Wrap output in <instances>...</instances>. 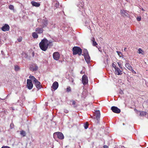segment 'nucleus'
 <instances>
[{
  "label": "nucleus",
  "mask_w": 148,
  "mask_h": 148,
  "mask_svg": "<svg viewBox=\"0 0 148 148\" xmlns=\"http://www.w3.org/2000/svg\"><path fill=\"white\" fill-rule=\"evenodd\" d=\"M52 42H51L49 41L46 38H45L39 43V46L42 51H45L47 50L49 46H53Z\"/></svg>",
  "instance_id": "obj_1"
},
{
  "label": "nucleus",
  "mask_w": 148,
  "mask_h": 148,
  "mask_svg": "<svg viewBox=\"0 0 148 148\" xmlns=\"http://www.w3.org/2000/svg\"><path fill=\"white\" fill-rule=\"evenodd\" d=\"M73 54V55L78 54L80 56L82 53V50L81 49L78 47L75 46L73 47L72 49Z\"/></svg>",
  "instance_id": "obj_2"
},
{
  "label": "nucleus",
  "mask_w": 148,
  "mask_h": 148,
  "mask_svg": "<svg viewBox=\"0 0 148 148\" xmlns=\"http://www.w3.org/2000/svg\"><path fill=\"white\" fill-rule=\"evenodd\" d=\"M29 78L33 81L34 83L37 88L39 89L41 88V85H40V83L34 77L30 75Z\"/></svg>",
  "instance_id": "obj_3"
},
{
  "label": "nucleus",
  "mask_w": 148,
  "mask_h": 148,
  "mask_svg": "<svg viewBox=\"0 0 148 148\" xmlns=\"http://www.w3.org/2000/svg\"><path fill=\"white\" fill-rule=\"evenodd\" d=\"M57 137L60 140L63 139L64 138V136L63 134L60 132H56L53 134L54 138Z\"/></svg>",
  "instance_id": "obj_4"
},
{
  "label": "nucleus",
  "mask_w": 148,
  "mask_h": 148,
  "mask_svg": "<svg viewBox=\"0 0 148 148\" xmlns=\"http://www.w3.org/2000/svg\"><path fill=\"white\" fill-rule=\"evenodd\" d=\"M82 82L84 85H86L88 83V77L86 75H84L83 76L82 78Z\"/></svg>",
  "instance_id": "obj_5"
},
{
  "label": "nucleus",
  "mask_w": 148,
  "mask_h": 148,
  "mask_svg": "<svg viewBox=\"0 0 148 148\" xmlns=\"http://www.w3.org/2000/svg\"><path fill=\"white\" fill-rule=\"evenodd\" d=\"M27 87L29 90L32 89L33 87V84L31 79H27Z\"/></svg>",
  "instance_id": "obj_6"
},
{
  "label": "nucleus",
  "mask_w": 148,
  "mask_h": 148,
  "mask_svg": "<svg viewBox=\"0 0 148 148\" xmlns=\"http://www.w3.org/2000/svg\"><path fill=\"white\" fill-rule=\"evenodd\" d=\"M111 109L114 113L119 114L121 112V110L116 106H113L111 107Z\"/></svg>",
  "instance_id": "obj_7"
},
{
  "label": "nucleus",
  "mask_w": 148,
  "mask_h": 148,
  "mask_svg": "<svg viewBox=\"0 0 148 148\" xmlns=\"http://www.w3.org/2000/svg\"><path fill=\"white\" fill-rule=\"evenodd\" d=\"M128 12L125 10H120L121 16L124 17L127 16L129 15Z\"/></svg>",
  "instance_id": "obj_8"
},
{
  "label": "nucleus",
  "mask_w": 148,
  "mask_h": 148,
  "mask_svg": "<svg viewBox=\"0 0 148 148\" xmlns=\"http://www.w3.org/2000/svg\"><path fill=\"white\" fill-rule=\"evenodd\" d=\"M60 55L59 53L58 52H54L53 54V58L56 60H58L60 58Z\"/></svg>",
  "instance_id": "obj_9"
},
{
  "label": "nucleus",
  "mask_w": 148,
  "mask_h": 148,
  "mask_svg": "<svg viewBox=\"0 0 148 148\" xmlns=\"http://www.w3.org/2000/svg\"><path fill=\"white\" fill-rule=\"evenodd\" d=\"M10 27L7 24H5L1 28V29L4 32L9 31L10 30Z\"/></svg>",
  "instance_id": "obj_10"
},
{
  "label": "nucleus",
  "mask_w": 148,
  "mask_h": 148,
  "mask_svg": "<svg viewBox=\"0 0 148 148\" xmlns=\"http://www.w3.org/2000/svg\"><path fill=\"white\" fill-rule=\"evenodd\" d=\"M115 73L117 75H121L123 74L122 71L118 67L115 69Z\"/></svg>",
  "instance_id": "obj_11"
},
{
  "label": "nucleus",
  "mask_w": 148,
  "mask_h": 148,
  "mask_svg": "<svg viewBox=\"0 0 148 148\" xmlns=\"http://www.w3.org/2000/svg\"><path fill=\"white\" fill-rule=\"evenodd\" d=\"M30 70L33 71H36L38 70V67L36 64H33L30 67Z\"/></svg>",
  "instance_id": "obj_12"
},
{
  "label": "nucleus",
  "mask_w": 148,
  "mask_h": 148,
  "mask_svg": "<svg viewBox=\"0 0 148 148\" xmlns=\"http://www.w3.org/2000/svg\"><path fill=\"white\" fill-rule=\"evenodd\" d=\"M58 83L56 81L54 82L52 84L51 88L54 90H56L58 87Z\"/></svg>",
  "instance_id": "obj_13"
},
{
  "label": "nucleus",
  "mask_w": 148,
  "mask_h": 148,
  "mask_svg": "<svg viewBox=\"0 0 148 148\" xmlns=\"http://www.w3.org/2000/svg\"><path fill=\"white\" fill-rule=\"evenodd\" d=\"M97 120H98L100 119V113L99 110H98L96 111L94 115Z\"/></svg>",
  "instance_id": "obj_14"
},
{
  "label": "nucleus",
  "mask_w": 148,
  "mask_h": 148,
  "mask_svg": "<svg viewBox=\"0 0 148 148\" xmlns=\"http://www.w3.org/2000/svg\"><path fill=\"white\" fill-rule=\"evenodd\" d=\"M85 60L86 62L88 64L90 62V57L89 56V54L84 55Z\"/></svg>",
  "instance_id": "obj_15"
},
{
  "label": "nucleus",
  "mask_w": 148,
  "mask_h": 148,
  "mask_svg": "<svg viewBox=\"0 0 148 148\" xmlns=\"http://www.w3.org/2000/svg\"><path fill=\"white\" fill-rule=\"evenodd\" d=\"M35 31L37 32V33L41 34L43 33V29L42 28H37L35 29Z\"/></svg>",
  "instance_id": "obj_16"
},
{
  "label": "nucleus",
  "mask_w": 148,
  "mask_h": 148,
  "mask_svg": "<svg viewBox=\"0 0 148 148\" xmlns=\"http://www.w3.org/2000/svg\"><path fill=\"white\" fill-rule=\"evenodd\" d=\"M32 4L34 6H35L36 7H39L40 4V3H38L37 2H35L34 1H32L31 2Z\"/></svg>",
  "instance_id": "obj_17"
},
{
  "label": "nucleus",
  "mask_w": 148,
  "mask_h": 148,
  "mask_svg": "<svg viewBox=\"0 0 148 148\" xmlns=\"http://www.w3.org/2000/svg\"><path fill=\"white\" fill-rule=\"evenodd\" d=\"M70 105H73L74 108H76L77 106V105L76 104V102L75 101L72 100H70Z\"/></svg>",
  "instance_id": "obj_18"
},
{
  "label": "nucleus",
  "mask_w": 148,
  "mask_h": 148,
  "mask_svg": "<svg viewBox=\"0 0 148 148\" xmlns=\"http://www.w3.org/2000/svg\"><path fill=\"white\" fill-rule=\"evenodd\" d=\"M92 41V45L94 46H96V47H97L96 46L97 45V43L95 41V38L94 37H92V39L91 40Z\"/></svg>",
  "instance_id": "obj_19"
},
{
  "label": "nucleus",
  "mask_w": 148,
  "mask_h": 148,
  "mask_svg": "<svg viewBox=\"0 0 148 148\" xmlns=\"http://www.w3.org/2000/svg\"><path fill=\"white\" fill-rule=\"evenodd\" d=\"M140 116H145L147 114V113L146 112L144 111H140Z\"/></svg>",
  "instance_id": "obj_20"
},
{
  "label": "nucleus",
  "mask_w": 148,
  "mask_h": 148,
  "mask_svg": "<svg viewBox=\"0 0 148 148\" xmlns=\"http://www.w3.org/2000/svg\"><path fill=\"white\" fill-rule=\"evenodd\" d=\"M125 66L129 70H130L132 68V66H131L130 64L129 63H127L125 64Z\"/></svg>",
  "instance_id": "obj_21"
},
{
  "label": "nucleus",
  "mask_w": 148,
  "mask_h": 148,
  "mask_svg": "<svg viewBox=\"0 0 148 148\" xmlns=\"http://www.w3.org/2000/svg\"><path fill=\"white\" fill-rule=\"evenodd\" d=\"M32 36L34 38H37L38 37V35L37 33L34 32L32 33Z\"/></svg>",
  "instance_id": "obj_22"
},
{
  "label": "nucleus",
  "mask_w": 148,
  "mask_h": 148,
  "mask_svg": "<svg viewBox=\"0 0 148 148\" xmlns=\"http://www.w3.org/2000/svg\"><path fill=\"white\" fill-rule=\"evenodd\" d=\"M20 134L23 137H25L26 135L25 132L23 130H22L20 131Z\"/></svg>",
  "instance_id": "obj_23"
},
{
  "label": "nucleus",
  "mask_w": 148,
  "mask_h": 148,
  "mask_svg": "<svg viewBox=\"0 0 148 148\" xmlns=\"http://www.w3.org/2000/svg\"><path fill=\"white\" fill-rule=\"evenodd\" d=\"M89 124L88 122H86L84 123V127L85 129H87L88 127Z\"/></svg>",
  "instance_id": "obj_24"
},
{
  "label": "nucleus",
  "mask_w": 148,
  "mask_h": 148,
  "mask_svg": "<svg viewBox=\"0 0 148 148\" xmlns=\"http://www.w3.org/2000/svg\"><path fill=\"white\" fill-rule=\"evenodd\" d=\"M138 52L139 54L141 53L143 55L144 54V51L140 48L138 49Z\"/></svg>",
  "instance_id": "obj_25"
},
{
  "label": "nucleus",
  "mask_w": 148,
  "mask_h": 148,
  "mask_svg": "<svg viewBox=\"0 0 148 148\" xmlns=\"http://www.w3.org/2000/svg\"><path fill=\"white\" fill-rule=\"evenodd\" d=\"M116 52L120 57L123 58L124 56L123 55L122 53L121 52L117 51H116Z\"/></svg>",
  "instance_id": "obj_26"
},
{
  "label": "nucleus",
  "mask_w": 148,
  "mask_h": 148,
  "mask_svg": "<svg viewBox=\"0 0 148 148\" xmlns=\"http://www.w3.org/2000/svg\"><path fill=\"white\" fill-rule=\"evenodd\" d=\"M71 89L70 86H68L66 88V91L67 92H71Z\"/></svg>",
  "instance_id": "obj_27"
},
{
  "label": "nucleus",
  "mask_w": 148,
  "mask_h": 148,
  "mask_svg": "<svg viewBox=\"0 0 148 148\" xmlns=\"http://www.w3.org/2000/svg\"><path fill=\"white\" fill-rule=\"evenodd\" d=\"M88 52L87 51V50L86 49H85L84 50V56L88 54Z\"/></svg>",
  "instance_id": "obj_28"
},
{
  "label": "nucleus",
  "mask_w": 148,
  "mask_h": 148,
  "mask_svg": "<svg viewBox=\"0 0 148 148\" xmlns=\"http://www.w3.org/2000/svg\"><path fill=\"white\" fill-rule=\"evenodd\" d=\"M19 69V67L18 66L16 65L15 66V70L16 71H18Z\"/></svg>",
  "instance_id": "obj_29"
},
{
  "label": "nucleus",
  "mask_w": 148,
  "mask_h": 148,
  "mask_svg": "<svg viewBox=\"0 0 148 148\" xmlns=\"http://www.w3.org/2000/svg\"><path fill=\"white\" fill-rule=\"evenodd\" d=\"M9 8L10 10H14V6L13 5H10L9 6Z\"/></svg>",
  "instance_id": "obj_30"
},
{
  "label": "nucleus",
  "mask_w": 148,
  "mask_h": 148,
  "mask_svg": "<svg viewBox=\"0 0 148 148\" xmlns=\"http://www.w3.org/2000/svg\"><path fill=\"white\" fill-rule=\"evenodd\" d=\"M117 64L119 66V67L122 69V66L121 64L119 62H118Z\"/></svg>",
  "instance_id": "obj_31"
},
{
  "label": "nucleus",
  "mask_w": 148,
  "mask_h": 148,
  "mask_svg": "<svg viewBox=\"0 0 148 148\" xmlns=\"http://www.w3.org/2000/svg\"><path fill=\"white\" fill-rule=\"evenodd\" d=\"M22 37H19L18 39H17V40H18V41L20 42H21V41H22Z\"/></svg>",
  "instance_id": "obj_32"
},
{
  "label": "nucleus",
  "mask_w": 148,
  "mask_h": 148,
  "mask_svg": "<svg viewBox=\"0 0 148 148\" xmlns=\"http://www.w3.org/2000/svg\"><path fill=\"white\" fill-rule=\"evenodd\" d=\"M112 67L114 68V69H116L117 67L116 66V65L114 63H113L112 64Z\"/></svg>",
  "instance_id": "obj_33"
},
{
  "label": "nucleus",
  "mask_w": 148,
  "mask_h": 148,
  "mask_svg": "<svg viewBox=\"0 0 148 148\" xmlns=\"http://www.w3.org/2000/svg\"><path fill=\"white\" fill-rule=\"evenodd\" d=\"M130 71H131L133 73H134V74H136V71H134V70L132 69V68L131 69Z\"/></svg>",
  "instance_id": "obj_34"
},
{
  "label": "nucleus",
  "mask_w": 148,
  "mask_h": 148,
  "mask_svg": "<svg viewBox=\"0 0 148 148\" xmlns=\"http://www.w3.org/2000/svg\"><path fill=\"white\" fill-rule=\"evenodd\" d=\"M1 148H10V147L8 146H3Z\"/></svg>",
  "instance_id": "obj_35"
},
{
  "label": "nucleus",
  "mask_w": 148,
  "mask_h": 148,
  "mask_svg": "<svg viewBox=\"0 0 148 148\" xmlns=\"http://www.w3.org/2000/svg\"><path fill=\"white\" fill-rule=\"evenodd\" d=\"M137 20L138 21H140L141 20V17H138L137 18Z\"/></svg>",
  "instance_id": "obj_36"
},
{
  "label": "nucleus",
  "mask_w": 148,
  "mask_h": 148,
  "mask_svg": "<svg viewBox=\"0 0 148 148\" xmlns=\"http://www.w3.org/2000/svg\"><path fill=\"white\" fill-rule=\"evenodd\" d=\"M13 123H11L10 125V127L11 128H12L13 127Z\"/></svg>",
  "instance_id": "obj_37"
},
{
  "label": "nucleus",
  "mask_w": 148,
  "mask_h": 148,
  "mask_svg": "<svg viewBox=\"0 0 148 148\" xmlns=\"http://www.w3.org/2000/svg\"><path fill=\"white\" fill-rule=\"evenodd\" d=\"M64 112L65 113H68V111L67 110H64Z\"/></svg>",
  "instance_id": "obj_38"
},
{
  "label": "nucleus",
  "mask_w": 148,
  "mask_h": 148,
  "mask_svg": "<svg viewBox=\"0 0 148 148\" xmlns=\"http://www.w3.org/2000/svg\"><path fill=\"white\" fill-rule=\"evenodd\" d=\"M103 148H108V146L106 145H104L103 146Z\"/></svg>",
  "instance_id": "obj_39"
},
{
  "label": "nucleus",
  "mask_w": 148,
  "mask_h": 148,
  "mask_svg": "<svg viewBox=\"0 0 148 148\" xmlns=\"http://www.w3.org/2000/svg\"><path fill=\"white\" fill-rule=\"evenodd\" d=\"M134 110L136 111V112H140V111H139V110H137L136 109H134Z\"/></svg>",
  "instance_id": "obj_40"
},
{
  "label": "nucleus",
  "mask_w": 148,
  "mask_h": 148,
  "mask_svg": "<svg viewBox=\"0 0 148 148\" xmlns=\"http://www.w3.org/2000/svg\"><path fill=\"white\" fill-rule=\"evenodd\" d=\"M56 6H57H57H59V3H56Z\"/></svg>",
  "instance_id": "obj_41"
},
{
  "label": "nucleus",
  "mask_w": 148,
  "mask_h": 148,
  "mask_svg": "<svg viewBox=\"0 0 148 148\" xmlns=\"http://www.w3.org/2000/svg\"><path fill=\"white\" fill-rule=\"evenodd\" d=\"M127 48H125L124 49V50L125 51H126V50H127Z\"/></svg>",
  "instance_id": "obj_42"
},
{
  "label": "nucleus",
  "mask_w": 148,
  "mask_h": 148,
  "mask_svg": "<svg viewBox=\"0 0 148 148\" xmlns=\"http://www.w3.org/2000/svg\"><path fill=\"white\" fill-rule=\"evenodd\" d=\"M32 54H33V56H34V52H33L32 53Z\"/></svg>",
  "instance_id": "obj_43"
},
{
  "label": "nucleus",
  "mask_w": 148,
  "mask_h": 148,
  "mask_svg": "<svg viewBox=\"0 0 148 148\" xmlns=\"http://www.w3.org/2000/svg\"><path fill=\"white\" fill-rule=\"evenodd\" d=\"M141 10H142L143 11H145V10H144V9L143 8L141 9Z\"/></svg>",
  "instance_id": "obj_44"
},
{
  "label": "nucleus",
  "mask_w": 148,
  "mask_h": 148,
  "mask_svg": "<svg viewBox=\"0 0 148 148\" xmlns=\"http://www.w3.org/2000/svg\"><path fill=\"white\" fill-rule=\"evenodd\" d=\"M81 74H83V73H82V71H81Z\"/></svg>",
  "instance_id": "obj_45"
},
{
  "label": "nucleus",
  "mask_w": 148,
  "mask_h": 148,
  "mask_svg": "<svg viewBox=\"0 0 148 148\" xmlns=\"http://www.w3.org/2000/svg\"><path fill=\"white\" fill-rule=\"evenodd\" d=\"M72 82H73V80H72Z\"/></svg>",
  "instance_id": "obj_46"
},
{
  "label": "nucleus",
  "mask_w": 148,
  "mask_h": 148,
  "mask_svg": "<svg viewBox=\"0 0 148 148\" xmlns=\"http://www.w3.org/2000/svg\"><path fill=\"white\" fill-rule=\"evenodd\" d=\"M6 39V38H5V40Z\"/></svg>",
  "instance_id": "obj_47"
},
{
  "label": "nucleus",
  "mask_w": 148,
  "mask_h": 148,
  "mask_svg": "<svg viewBox=\"0 0 148 148\" xmlns=\"http://www.w3.org/2000/svg\"><path fill=\"white\" fill-rule=\"evenodd\" d=\"M123 125H124V123H123Z\"/></svg>",
  "instance_id": "obj_48"
}]
</instances>
